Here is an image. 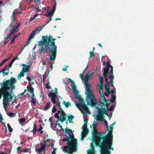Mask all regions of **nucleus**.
I'll use <instances>...</instances> for the list:
<instances>
[{
    "instance_id": "55",
    "label": "nucleus",
    "mask_w": 154,
    "mask_h": 154,
    "mask_svg": "<svg viewBox=\"0 0 154 154\" xmlns=\"http://www.w3.org/2000/svg\"><path fill=\"white\" fill-rule=\"evenodd\" d=\"M15 38H14V37H13V38L11 40L10 42V44H12V43H13L14 41H15Z\"/></svg>"
},
{
    "instance_id": "15",
    "label": "nucleus",
    "mask_w": 154,
    "mask_h": 154,
    "mask_svg": "<svg viewBox=\"0 0 154 154\" xmlns=\"http://www.w3.org/2000/svg\"><path fill=\"white\" fill-rule=\"evenodd\" d=\"M99 91L101 96V99L103 100V101L105 103H106L107 101L104 95L103 92V88L102 85H99Z\"/></svg>"
},
{
    "instance_id": "32",
    "label": "nucleus",
    "mask_w": 154,
    "mask_h": 154,
    "mask_svg": "<svg viewBox=\"0 0 154 154\" xmlns=\"http://www.w3.org/2000/svg\"><path fill=\"white\" fill-rule=\"evenodd\" d=\"M54 11H53L52 10L51 12H49L48 14H45V15L46 17L52 16Z\"/></svg>"
},
{
    "instance_id": "17",
    "label": "nucleus",
    "mask_w": 154,
    "mask_h": 154,
    "mask_svg": "<svg viewBox=\"0 0 154 154\" xmlns=\"http://www.w3.org/2000/svg\"><path fill=\"white\" fill-rule=\"evenodd\" d=\"M46 145V144H43L41 143V144L40 148L39 149H36L35 151L38 154H42V153H40V152L45 149Z\"/></svg>"
},
{
    "instance_id": "33",
    "label": "nucleus",
    "mask_w": 154,
    "mask_h": 154,
    "mask_svg": "<svg viewBox=\"0 0 154 154\" xmlns=\"http://www.w3.org/2000/svg\"><path fill=\"white\" fill-rule=\"evenodd\" d=\"M116 97L115 95H112L111 99L110 100V102L114 103L116 100Z\"/></svg>"
},
{
    "instance_id": "19",
    "label": "nucleus",
    "mask_w": 154,
    "mask_h": 154,
    "mask_svg": "<svg viewBox=\"0 0 154 154\" xmlns=\"http://www.w3.org/2000/svg\"><path fill=\"white\" fill-rule=\"evenodd\" d=\"M109 76L108 77V78L110 79V80L109 82L108 83V84H109V83L110 84V85L111 86L114 87L113 85V79L114 78V75L113 74L109 75Z\"/></svg>"
},
{
    "instance_id": "9",
    "label": "nucleus",
    "mask_w": 154,
    "mask_h": 154,
    "mask_svg": "<svg viewBox=\"0 0 154 154\" xmlns=\"http://www.w3.org/2000/svg\"><path fill=\"white\" fill-rule=\"evenodd\" d=\"M93 73V72L90 71L87 74L84 78V80L85 82V91H87V86L89 87L90 89H91V86L89 83H88V82L91 78V75Z\"/></svg>"
},
{
    "instance_id": "41",
    "label": "nucleus",
    "mask_w": 154,
    "mask_h": 154,
    "mask_svg": "<svg viewBox=\"0 0 154 154\" xmlns=\"http://www.w3.org/2000/svg\"><path fill=\"white\" fill-rule=\"evenodd\" d=\"M8 115L11 117H14L15 116V114H14V113L11 112H9L8 114Z\"/></svg>"
},
{
    "instance_id": "14",
    "label": "nucleus",
    "mask_w": 154,
    "mask_h": 154,
    "mask_svg": "<svg viewBox=\"0 0 154 154\" xmlns=\"http://www.w3.org/2000/svg\"><path fill=\"white\" fill-rule=\"evenodd\" d=\"M47 35L43 36L42 37V39L40 41L38 42V46L43 45H45L48 44L47 41Z\"/></svg>"
},
{
    "instance_id": "47",
    "label": "nucleus",
    "mask_w": 154,
    "mask_h": 154,
    "mask_svg": "<svg viewBox=\"0 0 154 154\" xmlns=\"http://www.w3.org/2000/svg\"><path fill=\"white\" fill-rule=\"evenodd\" d=\"M30 149L26 148L23 150V152H27Z\"/></svg>"
},
{
    "instance_id": "48",
    "label": "nucleus",
    "mask_w": 154,
    "mask_h": 154,
    "mask_svg": "<svg viewBox=\"0 0 154 154\" xmlns=\"http://www.w3.org/2000/svg\"><path fill=\"white\" fill-rule=\"evenodd\" d=\"M40 128H38L37 130V132H38L41 131L43 129V128L42 127V125H39Z\"/></svg>"
},
{
    "instance_id": "30",
    "label": "nucleus",
    "mask_w": 154,
    "mask_h": 154,
    "mask_svg": "<svg viewBox=\"0 0 154 154\" xmlns=\"http://www.w3.org/2000/svg\"><path fill=\"white\" fill-rule=\"evenodd\" d=\"M24 73L22 71H21L19 74L17 76V78L19 80L21 77H23L24 76Z\"/></svg>"
},
{
    "instance_id": "28",
    "label": "nucleus",
    "mask_w": 154,
    "mask_h": 154,
    "mask_svg": "<svg viewBox=\"0 0 154 154\" xmlns=\"http://www.w3.org/2000/svg\"><path fill=\"white\" fill-rule=\"evenodd\" d=\"M63 104L67 108H68L69 106H71L70 103L69 102H66L65 101H63Z\"/></svg>"
},
{
    "instance_id": "39",
    "label": "nucleus",
    "mask_w": 154,
    "mask_h": 154,
    "mask_svg": "<svg viewBox=\"0 0 154 154\" xmlns=\"http://www.w3.org/2000/svg\"><path fill=\"white\" fill-rule=\"evenodd\" d=\"M90 54V57L89 58H91V57H94V52L90 51L89 52Z\"/></svg>"
},
{
    "instance_id": "57",
    "label": "nucleus",
    "mask_w": 154,
    "mask_h": 154,
    "mask_svg": "<svg viewBox=\"0 0 154 154\" xmlns=\"http://www.w3.org/2000/svg\"><path fill=\"white\" fill-rule=\"evenodd\" d=\"M20 33H18L16 35H15L14 37V38H16L17 37H18L20 35Z\"/></svg>"
},
{
    "instance_id": "16",
    "label": "nucleus",
    "mask_w": 154,
    "mask_h": 154,
    "mask_svg": "<svg viewBox=\"0 0 154 154\" xmlns=\"http://www.w3.org/2000/svg\"><path fill=\"white\" fill-rule=\"evenodd\" d=\"M20 26V23H19L16 26L13 27V29H11L10 33L9 34L11 35L14 32L16 33L17 32L19 29Z\"/></svg>"
},
{
    "instance_id": "38",
    "label": "nucleus",
    "mask_w": 154,
    "mask_h": 154,
    "mask_svg": "<svg viewBox=\"0 0 154 154\" xmlns=\"http://www.w3.org/2000/svg\"><path fill=\"white\" fill-rule=\"evenodd\" d=\"M49 82L48 81V83H47L46 84V85H45L46 88L47 89H52L51 88V86H50L49 85Z\"/></svg>"
},
{
    "instance_id": "50",
    "label": "nucleus",
    "mask_w": 154,
    "mask_h": 154,
    "mask_svg": "<svg viewBox=\"0 0 154 154\" xmlns=\"http://www.w3.org/2000/svg\"><path fill=\"white\" fill-rule=\"evenodd\" d=\"M54 117L57 118V119H59V114L58 113H56L54 115Z\"/></svg>"
},
{
    "instance_id": "1",
    "label": "nucleus",
    "mask_w": 154,
    "mask_h": 154,
    "mask_svg": "<svg viewBox=\"0 0 154 154\" xmlns=\"http://www.w3.org/2000/svg\"><path fill=\"white\" fill-rule=\"evenodd\" d=\"M87 91H85V94L87 95L86 97L87 100H90V101L87 102V105H90L92 107H93L97 104L98 106H100L101 107L104 106L106 107L107 109H108L109 103H107V101L106 103H105L103 102L101 99L97 102L92 91L91 89H89L88 86H87Z\"/></svg>"
},
{
    "instance_id": "35",
    "label": "nucleus",
    "mask_w": 154,
    "mask_h": 154,
    "mask_svg": "<svg viewBox=\"0 0 154 154\" xmlns=\"http://www.w3.org/2000/svg\"><path fill=\"white\" fill-rule=\"evenodd\" d=\"M38 14H36L35 15H34V16L32 17H31L29 20V21H31L35 19V18L38 16Z\"/></svg>"
},
{
    "instance_id": "29",
    "label": "nucleus",
    "mask_w": 154,
    "mask_h": 154,
    "mask_svg": "<svg viewBox=\"0 0 154 154\" xmlns=\"http://www.w3.org/2000/svg\"><path fill=\"white\" fill-rule=\"evenodd\" d=\"M82 103H79L77 105V106L79 108V106H80L81 108H82L83 109H84L85 107H87L86 104L83 102H82Z\"/></svg>"
},
{
    "instance_id": "40",
    "label": "nucleus",
    "mask_w": 154,
    "mask_h": 154,
    "mask_svg": "<svg viewBox=\"0 0 154 154\" xmlns=\"http://www.w3.org/2000/svg\"><path fill=\"white\" fill-rule=\"evenodd\" d=\"M45 50V48H43V47L42 46V47L41 48H40L38 51V53L39 54H40L42 52L44 51V50Z\"/></svg>"
},
{
    "instance_id": "12",
    "label": "nucleus",
    "mask_w": 154,
    "mask_h": 154,
    "mask_svg": "<svg viewBox=\"0 0 154 154\" xmlns=\"http://www.w3.org/2000/svg\"><path fill=\"white\" fill-rule=\"evenodd\" d=\"M106 66L104 69V72H109V75L113 74V67L109 64V61L106 62Z\"/></svg>"
},
{
    "instance_id": "58",
    "label": "nucleus",
    "mask_w": 154,
    "mask_h": 154,
    "mask_svg": "<svg viewBox=\"0 0 154 154\" xmlns=\"http://www.w3.org/2000/svg\"><path fill=\"white\" fill-rule=\"evenodd\" d=\"M83 73H81L80 74V77L81 78V79H82V81L83 80Z\"/></svg>"
},
{
    "instance_id": "46",
    "label": "nucleus",
    "mask_w": 154,
    "mask_h": 154,
    "mask_svg": "<svg viewBox=\"0 0 154 154\" xmlns=\"http://www.w3.org/2000/svg\"><path fill=\"white\" fill-rule=\"evenodd\" d=\"M12 55V54H11L10 56L9 57H8L7 58H5V59H4V61H5L6 62L8 60H9L11 59V58Z\"/></svg>"
},
{
    "instance_id": "62",
    "label": "nucleus",
    "mask_w": 154,
    "mask_h": 154,
    "mask_svg": "<svg viewBox=\"0 0 154 154\" xmlns=\"http://www.w3.org/2000/svg\"><path fill=\"white\" fill-rule=\"evenodd\" d=\"M26 79L28 80L29 82H30L31 81V79L30 77L28 76L26 77Z\"/></svg>"
},
{
    "instance_id": "31",
    "label": "nucleus",
    "mask_w": 154,
    "mask_h": 154,
    "mask_svg": "<svg viewBox=\"0 0 154 154\" xmlns=\"http://www.w3.org/2000/svg\"><path fill=\"white\" fill-rule=\"evenodd\" d=\"M37 131V125L35 124H34L33 128V130L32 131H31V132H33V134H35L36 132Z\"/></svg>"
},
{
    "instance_id": "7",
    "label": "nucleus",
    "mask_w": 154,
    "mask_h": 154,
    "mask_svg": "<svg viewBox=\"0 0 154 154\" xmlns=\"http://www.w3.org/2000/svg\"><path fill=\"white\" fill-rule=\"evenodd\" d=\"M78 144H75L70 146L69 145L68 146H64L63 148L64 151L68 154H72L73 152H76L77 149Z\"/></svg>"
},
{
    "instance_id": "42",
    "label": "nucleus",
    "mask_w": 154,
    "mask_h": 154,
    "mask_svg": "<svg viewBox=\"0 0 154 154\" xmlns=\"http://www.w3.org/2000/svg\"><path fill=\"white\" fill-rule=\"evenodd\" d=\"M104 120V124L106 125V127L107 129V130H108V129L109 128V127L108 126V123L106 121V120H105V119L103 120Z\"/></svg>"
},
{
    "instance_id": "51",
    "label": "nucleus",
    "mask_w": 154,
    "mask_h": 154,
    "mask_svg": "<svg viewBox=\"0 0 154 154\" xmlns=\"http://www.w3.org/2000/svg\"><path fill=\"white\" fill-rule=\"evenodd\" d=\"M88 153V154H94V149H92V150H90Z\"/></svg>"
},
{
    "instance_id": "56",
    "label": "nucleus",
    "mask_w": 154,
    "mask_h": 154,
    "mask_svg": "<svg viewBox=\"0 0 154 154\" xmlns=\"http://www.w3.org/2000/svg\"><path fill=\"white\" fill-rule=\"evenodd\" d=\"M6 62L4 61V60H3L2 62L0 63V67L3 65Z\"/></svg>"
},
{
    "instance_id": "21",
    "label": "nucleus",
    "mask_w": 154,
    "mask_h": 154,
    "mask_svg": "<svg viewBox=\"0 0 154 154\" xmlns=\"http://www.w3.org/2000/svg\"><path fill=\"white\" fill-rule=\"evenodd\" d=\"M51 106V102H48L46 103L45 106L43 108V109L45 111H46L49 109Z\"/></svg>"
},
{
    "instance_id": "22",
    "label": "nucleus",
    "mask_w": 154,
    "mask_h": 154,
    "mask_svg": "<svg viewBox=\"0 0 154 154\" xmlns=\"http://www.w3.org/2000/svg\"><path fill=\"white\" fill-rule=\"evenodd\" d=\"M2 70H4L3 71V74L4 75H8L9 72V68H7V66L3 69Z\"/></svg>"
},
{
    "instance_id": "60",
    "label": "nucleus",
    "mask_w": 154,
    "mask_h": 154,
    "mask_svg": "<svg viewBox=\"0 0 154 154\" xmlns=\"http://www.w3.org/2000/svg\"><path fill=\"white\" fill-rule=\"evenodd\" d=\"M56 2H55L54 3V6L53 7V8L52 9V10H53V11H55V8H56Z\"/></svg>"
},
{
    "instance_id": "26",
    "label": "nucleus",
    "mask_w": 154,
    "mask_h": 154,
    "mask_svg": "<svg viewBox=\"0 0 154 154\" xmlns=\"http://www.w3.org/2000/svg\"><path fill=\"white\" fill-rule=\"evenodd\" d=\"M109 72H103V76L105 78V80L106 82H108V79L107 78V76L108 74H109Z\"/></svg>"
},
{
    "instance_id": "43",
    "label": "nucleus",
    "mask_w": 154,
    "mask_h": 154,
    "mask_svg": "<svg viewBox=\"0 0 154 154\" xmlns=\"http://www.w3.org/2000/svg\"><path fill=\"white\" fill-rule=\"evenodd\" d=\"M31 40L29 39H27V42L26 43V44L24 45V47H25L27 46L29 44V43Z\"/></svg>"
},
{
    "instance_id": "34",
    "label": "nucleus",
    "mask_w": 154,
    "mask_h": 154,
    "mask_svg": "<svg viewBox=\"0 0 154 154\" xmlns=\"http://www.w3.org/2000/svg\"><path fill=\"white\" fill-rule=\"evenodd\" d=\"M106 91V92L108 93V94H110V91H109V88L108 87L107 85L105 84L104 85Z\"/></svg>"
},
{
    "instance_id": "45",
    "label": "nucleus",
    "mask_w": 154,
    "mask_h": 154,
    "mask_svg": "<svg viewBox=\"0 0 154 154\" xmlns=\"http://www.w3.org/2000/svg\"><path fill=\"white\" fill-rule=\"evenodd\" d=\"M11 19L13 21H15L16 20V18L15 16V14L14 13H13L12 14V15L11 16Z\"/></svg>"
},
{
    "instance_id": "54",
    "label": "nucleus",
    "mask_w": 154,
    "mask_h": 154,
    "mask_svg": "<svg viewBox=\"0 0 154 154\" xmlns=\"http://www.w3.org/2000/svg\"><path fill=\"white\" fill-rule=\"evenodd\" d=\"M19 8H20V11H17L15 12V13H18V14H20L21 13V11L22 10L21 7L20 6L19 7Z\"/></svg>"
},
{
    "instance_id": "2",
    "label": "nucleus",
    "mask_w": 154,
    "mask_h": 154,
    "mask_svg": "<svg viewBox=\"0 0 154 154\" xmlns=\"http://www.w3.org/2000/svg\"><path fill=\"white\" fill-rule=\"evenodd\" d=\"M47 41L48 44L45 46V49L47 51H50L49 60L51 61H53L55 60L57 52V46L55 44V41L56 39L53 38L51 35H47Z\"/></svg>"
},
{
    "instance_id": "59",
    "label": "nucleus",
    "mask_w": 154,
    "mask_h": 154,
    "mask_svg": "<svg viewBox=\"0 0 154 154\" xmlns=\"http://www.w3.org/2000/svg\"><path fill=\"white\" fill-rule=\"evenodd\" d=\"M56 2H55L54 3V6L53 7V8L52 9V10H53V11H55V8H56Z\"/></svg>"
},
{
    "instance_id": "11",
    "label": "nucleus",
    "mask_w": 154,
    "mask_h": 154,
    "mask_svg": "<svg viewBox=\"0 0 154 154\" xmlns=\"http://www.w3.org/2000/svg\"><path fill=\"white\" fill-rule=\"evenodd\" d=\"M115 123H113L111 124L110 126V130H107L108 131V134H105L104 136L103 139H111L113 138V135L112 134V130L113 129V127H111V126H113L114 125ZM109 129V128L108 129Z\"/></svg>"
},
{
    "instance_id": "63",
    "label": "nucleus",
    "mask_w": 154,
    "mask_h": 154,
    "mask_svg": "<svg viewBox=\"0 0 154 154\" xmlns=\"http://www.w3.org/2000/svg\"><path fill=\"white\" fill-rule=\"evenodd\" d=\"M5 134L6 136H7L8 135L7 134V133L8 132V131L7 130V127L6 126H5Z\"/></svg>"
},
{
    "instance_id": "6",
    "label": "nucleus",
    "mask_w": 154,
    "mask_h": 154,
    "mask_svg": "<svg viewBox=\"0 0 154 154\" xmlns=\"http://www.w3.org/2000/svg\"><path fill=\"white\" fill-rule=\"evenodd\" d=\"M96 108L97 109L98 115L97 116L96 119L97 120L103 121L104 119L103 118V114L107 115V112L106 110V107L100 108V107H96Z\"/></svg>"
},
{
    "instance_id": "10",
    "label": "nucleus",
    "mask_w": 154,
    "mask_h": 154,
    "mask_svg": "<svg viewBox=\"0 0 154 154\" xmlns=\"http://www.w3.org/2000/svg\"><path fill=\"white\" fill-rule=\"evenodd\" d=\"M27 91L29 92L30 94H31V98L32 100L31 102L33 105H34L36 104V101L35 99H34L33 97L35 96V95L34 93V88L31 87H30L29 88H28V89H25L24 90V93H25Z\"/></svg>"
},
{
    "instance_id": "27",
    "label": "nucleus",
    "mask_w": 154,
    "mask_h": 154,
    "mask_svg": "<svg viewBox=\"0 0 154 154\" xmlns=\"http://www.w3.org/2000/svg\"><path fill=\"white\" fill-rule=\"evenodd\" d=\"M68 118V120L69 121V123H72V122L73 119H74V116L72 115H68L67 116Z\"/></svg>"
},
{
    "instance_id": "4",
    "label": "nucleus",
    "mask_w": 154,
    "mask_h": 154,
    "mask_svg": "<svg viewBox=\"0 0 154 154\" xmlns=\"http://www.w3.org/2000/svg\"><path fill=\"white\" fill-rule=\"evenodd\" d=\"M65 134H63L64 136H66V134H68L69 136H67L66 137H65L62 140L63 141H67V146L70 145V146H72L75 144H77V140L74 138V135L71 129H69L66 127L65 129Z\"/></svg>"
},
{
    "instance_id": "52",
    "label": "nucleus",
    "mask_w": 154,
    "mask_h": 154,
    "mask_svg": "<svg viewBox=\"0 0 154 154\" xmlns=\"http://www.w3.org/2000/svg\"><path fill=\"white\" fill-rule=\"evenodd\" d=\"M25 119L24 118H21L20 119V122L21 123H23L25 121Z\"/></svg>"
},
{
    "instance_id": "25",
    "label": "nucleus",
    "mask_w": 154,
    "mask_h": 154,
    "mask_svg": "<svg viewBox=\"0 0 154 154\" xmlns=\"http://www.w3.org/2000/svg\"><path fill=\"white\" fill-rule=\"evenodd\" d=\"M75 98L76 99L79 100L81 103L83 102V100L80 94H76V95Z\"/></svg>"
},
{
    "instance_id": "5",
    "label": "nucleus",
    "mask_w": 154,
    "mask_h": 154,
    "mask_svg": "<svg viewBox=\"0 0 154 154\" xmlns=\"http://www.w3.org/2000/svg\"><path fill=\"white\" fill-rule=\"evenodd\" d=\"M102 133H98L97 130L94 128L92 131V135L93 137V140L95 145L97 146L100 145V144L103 141L104 136Z\"/></svg>"
},
{
    "instance_id": "37",
    "label": "nucleus",
    "mask_w": 154,
    "mask_h": 154,
    "mask_svg": "<svg viewBox=\"0 0 154 154\" xmlns=\"http://www.w3.org/2000/svg\"><path fill=\"white\" fill-rule=\"evenodd\" d=\"M87 125L86 124V123H84V124L83 126V130H88V129L87 128Z\"/></svg>"
},
{
    "instance_id": "18",
    "label": "nucleus",
    "mask_w": 154,
    "mask_h": 154,
    "mask_svg": "<svg viewBox=\"0 0 154 154\" xmlns=\"http://www.w3.org/2000/svg\"><path fill=\"white\" fill-rule=\"evenodd\" d=\"M66 114L65 112L61 113L60 116V121L61 122H63L66 120Z\"/></svg>"
},
{
    "instance_id": "53",
    "label": "nucleus",
    "mask_w": 154,
    "mask_h": 154,
    "mask_svg": "<svg viewBox=\"0 0 154 154\" xmlns=\"http://www.w3.org/2000/svg\"><path fill=\"white\" fill-rule=\"evenodd\" d=\"M113 105H112L110 106L109 109H108V111H112L113 110Z\"/></svg>"
},
{
    "instance_id": "64",
    "label": "nucleus",
    "mask_w": 154,
    "mask_h": 154,
    "mask_svg": "<svg viewBox=\"0 0 154 154\" xmlns=\"http://www.w3.org/2000/svg\"><path fill=\"white\" fill-rule=\"evenodd\" d=\"M59 108H60V113L64 112V111L63 110L62 108L61 107H59Z\"/></svg>"
},
{
    "instance_id": "20",
    "label": "nucleus",
    "mask_w": 154,
    "mask_h": 154,
    "mask_svg": "<svg viewBox=\"0 0 154 154\" xmlns=\"http://www.w3.org/2000/svg\"><path fill=\"white\" fill-rule=\"evenodd\" d=\"M30 65H27V66L23 67L21 71L24 73L26 72H29L30 71Z\"/></svg>"
},
{
    "instance_id": "49",
    "label": "nucleus",
    "mask_w": 154,
    "mask_h": 154,
    "mask_svg": "<svg viewBox=\"0 0 154 154\" xmlns=\"http://www.w3.org/2000/svg\"><path fill=\"white\" fill-rule=\"evenodd\" d=\"M86 113H88L89 111L88 108L86 107L83 109Z\"/></svg>"
},
{
    "instance_id": "8",
    "label": "nucleus",
    "mask_w": 154,
    "mask_h": 154,
    "mask_svg": "<svg viewBox=\"0 0 154 154\" xmlns=\"http://www.w3.org/2000/svg\"><path fill=\"white\" fill-rule=\"evenodd\" d=\"M57 94L58 92L57 89L56 88H55L54 92H53L52 90L51 89V91L48 94V97L51 98V101L53 104L56 103L55 99L56 97H57Z\"/></svg>"
},
{
    "instance_id": "23",
    "label": "nucleus",
    "mask_w": 154,
    "mask_h": 154,
    "mask_svg": "<svg viewBox=\"0 0 154 154\" xmlns=\"http://www.w3.org/2000/svg\"><path fill=\"white\" fill-rule=\"evenodd\" d=\"M71 87L72 88L73 90L76 91L77 93H78V91L77 90L76 88V86H75L74 82L73 81L71 82Z\"/></svg>"
},
{
    "instance_id": "36",
    "label": "nucleus",
    "mask_w": 154,
    "mask_h": 154,
    "mask_svg": "<svg viewBox=\"0 0 154 154\" xmlns=\"http://www.w3.org/2000/svg\"><path fill=\"white\" fill-rule=\"evenodd\" d=\"M7 126L8 127L9 131L10 132H12L13 131V129L11 128V126H10V124L9 123L8 124Z\"/></svg>"
},
{
    "instance_id": "3",
    "label": "nucleus",
    "mask_w": 154,
    "mask_h": 154,
    "mask_svg": "<svg viewBox=\"0 0 154 154\" xmlns=\"http://www.w3.org/2000/svg\"><path fill=\"white\" fill-rule=\"evenodd\" d=\"M113 138L103 139V141L100 144L99 146L101 149L100 154H110V150H113L112 147V144Z\"/></svg>"
},
{
    "instance_id": "61",
    "label": "nucleus",
    "mask_w": 154,
    "mask_h": 154,
    "mask_svg": "<svg viewBox=\"0 0 154 154\" xmlns=\"http://www.w3.org/2000/svg\"><path fill=\"white\" fill-rule=\"evenodd\" d=\"M13 63H12L10 62V63L9 64L8 66H7V68H10L11 67Z\"/></svg>"
},
{
    "instance_id": "13",
    "label": "nucleus",
    "mask_w": 154,
    "mask_h": 154,
    "mask_svg": "<svg viewBox=\"0 0 154 154\" xmlns=\"http://www.w3.org/2000/svg\"><path fill=\"white\" fill-rule=\"evenodd\" d=\"M43 27H41V26H40L39 28H41L40 29H39L38 28H37L35 29L34 30H33L32 33L30 34V35L28 39L31 40L32 39L34 38L35 35L39 33Z\"/></svg>"
},
{
    "instance_id": "44",
    "label": "nucleus",
    "mask_w": 154,
    "mask_h": 154,
    "mask_svg": "<svg viewBox=\"0 0 154 154\" xmlns=\"http://www.w3.org/2000/svg\"><path fill=\"white\" fill-rule=\"evenodd\" d=\"M57 111L55 106L54 105L52 109V112L53 113H55Z\"/></svg>"
},
{
    "instance_id": "24",
    "label": "nucleus",
    "mask_w": 154,
    "mask_h": 154,
    "mask_svg": "<svg viewBox=\"0 0 154 154\" xmlns=\"http://www.w3.org/2000/svg\"><path fill=\"white\" fill-rule=\"evenodd\" d=\"M88 132V130H83L82 132V137H85L87 136Z\"/></svg>"
}]
</instances>
